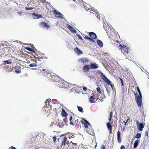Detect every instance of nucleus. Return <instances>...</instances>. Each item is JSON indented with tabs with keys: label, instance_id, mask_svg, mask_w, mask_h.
Returning <instances> with one entry per match:
<instances>
[{
	"label": "nucleus",
	"instance_id": "1",
	"mask_svg": "<svg viewBox=\"0 0 149 149\" xmlns=\"http://www.w3.org/2000/svg\"><path fill=\"white\" fill-rule=\"evenodd\" d=\"M88 35L90 37L85 36L84 38L85 40H89L90 42L94 43L95 42L94 39H96L97 37L96 34L93 32H90L88 33Z\"/></svg>",
	"mask_w": 149,
	"mask_h": 149
},
{
	"label": "nucleus",
	"instance_id": "2",
	"mask_svg": "<svg viewBox=\"0 0 149 149\" xmlns=\"http://www.w3.org/2000/svg\"><path fill=\"white\" fill-rule=\"evenodd\" d=\"M118 48L120 50H121L123 54L125 56L128 55L129 52V47L124 45H122L120 44L118 46Z\"/></svg>",
	"mask_w": 149,
	"mask_h": 149
},
{
	"label": "nucleus",
	"instance_id": "3",
	"mask_svg": "<svg viewBox=\"0 0 149 149\" xmlns=\"http://www.w3.org/2000/svg\"><path fill=\"white\" fill-rule=\"evenodd\" d=\"M101 76L102 79L108 85H110L113 91L114 86L113 84H112V82L102 72H101Z\"/></svg>",
	"mask_w": 149,
	"mask_h": 149
},
{
	"label": "nucleus",
	"instance_id": "4",
	"mask_svg": "<svg viewBox=\"0 0 149 149\" xmlns=\"http://www.w3.org/2000/svg\"><path fill=\"white\" fill-rule=\"evenodd\" d=\"M70 124L73 125H78L80 123V122L79 121L78 119L76 118L74 116H71L70 118Z\"/></svg>",
	"mask_w": 149,
	"mask_h": 149
},
{
	"label": "nucleus",
	"instance_id": "5",
	"mask_svg": "<svg viewBox=\"0 0 149 149\" xmlns=\"http://www.w3.org/2000/svg\"><path fill=\"white\" fill-rule=\"evenodd\" d=\"M134 95L135 97L136 101L138 106L139 107H141L142 104V96H139L135 93H134Z\"/></svg>",
	"mask_w": 149,
	"mask_h": 149
},
{
	"label": "nucleus",
	"instance_id": "6",
	"mask_svg": "<svg viewBox=\"0 0 149 149\" xmlns=\"http://www.w3.org/2000/svg\"><path fill=\"white\" fill-rule=\"evenodd\" d=\"M41 72L44 76L47 77H49L50 76H51V70L48 68L46 69H42Z\"/></svg>",
	"mask_w": 149,
	"mask_h": 149
},
{
	"label": "nucleus",
	"instance_id": "7",
	"mask_svg": "<svg viewBox=\"0 0 149 149\" xmlns=\"http://www.w3.org/2000/svg\"><path fill=\"white\" fill-rule=\"evenodd\" d=\"M105 30L108 36L111 38L113 33V29H111L109 26H108Z\"/></svg>",
	"mask_w": 149,
	"mask_h": 149
},
{
	"label": "nucleus",
	"instance_id": "8",
	"mask_svg": "<svg viewBox=\"0 0 149 149\" xmlns=\"http://www.w3.org/2000/svg\"><path fill=\"white\" fill-rule=\"evenodd\" d=\"M67 144L69 143L68 147L70 149H76L77 148V143H74L71 141L69 143V141H67Z\"/></svg>",
	"mask_w": 149,
	"mask_h": 149
},
{
	"label": "nucleus",
	"instance_id": "9",
	"mask_svg": "<svg viewBox=\"0 0 149 149\" xmlns=\"http://www.w3.org/2000/svg\"><path fill=\"white\" fill-rule=\"evenodd\" d=\"M52 12L54 15L56 17L63 18V15L61 14V13H60L58 11L56 10H53L52 11Z\"/></svg>",
	"mask_w": 149,
	"mask_h": 149
},
{
	"label": "nucleus",
	"instance_id": "10",
	"mask_svg": "<svg viewBox=\"0 0 149 149\" xmlns=\"http://www.w3.org/2000/svg\"><path fill=\"white\" fill-rule=\"evenodd\" d=\"M34 2H35V3H36V5H33V7H30V8H27L26 7L25 8V10H31L32 9L36 8V7L38 6V5H39V2L36 0Z\"/></svg>",
	"mask_w": 149,
	"mask_h": 149
},
{
	"label": "nucleus",
	"instance_id": "11",
	"mask_svg": "<svg viewBox=\"0 0 149 149\" xmlns=\"http://www.w3.org/2000/svg\"><path fill=\"white\" fill-rule=\"evenodd\" d=\"M63 86L65 88H71L72 87L73 85V84H72L70 83H68V82H65V83H63Z\"/></svg>",
	"mask_w": 149,
	"mask_h": 149
},
{
	"label": "nucleus",
	"instance_id": "12",
	"mask_svg": "<svg viewBox=\"0 0 149 149\" xmlns=\"http://www.w3.org/2000/svg\"><path fill=\"white\" fill-rule=\"evenodd\" d=\"M78 62L80 63H85L89 61V59L86 58H83L78 59Z\"/></svg>",
	"mask_w": 149,
	"mask_h": 149
},
{
	"label": "nucleus",
	"instance_id": "13",
	"mask_svg": "<svg viewBox=\"0 0 149 149\" xmlns=\"http://www.w3.org/2000/svg\"><path fill=\"white\" fill-rule=\"evenodd\" d=\"M107 125L108 130H109V133L110 134H111L112 132V126L110 122L107 123Z\"/></svg>",
	"mask_w": 149,
	"mask_h": 149
},
{
	"label": "nucleus",
	"instance_id": "14",
	"mask_svg": "<svg viewBox=\"0 0 149 149\" xmlns=\"http://www.w3.org/2000/svg\"><path fill=\"white\" fill-rule=\"evenodd\" d=\"M90 69V66L88 65H85L83 68V70L85 72H88Z\"/></svg>",
	"mask_w": 149,
	"mask_h": 149
},
{
	"label": "nucleus",
	"instance_id": "15",
	"mask_svg": "<svg viewBox=\"0 0 149 149\" xmlns=\"http://www.w3.org/2000/svg\"><path fill=\"white\" fill-rule=\"evenodd\" d=\"M67 140V138L66 136H64L62 137L61 139V145L62 146L63 145L64 146H65V145Z\"/></svg>",
	"mask_w": 149,
	"mask_h": 149
},
{
	"label": "nucleus",
	"instance_id": "16",
	"mask_svg": "<svg viewBox=\"0 0 149 149\" xmlns=\"http://www.w3.org/2000/svg\"><path fill=\"white\" fill-rule=\"evenodd\" d=\"M91 69H95L98 68V66L95 63L91 64L90 65Z\"/></svg>",
	"mask_w": 149,
	"mask_h": 149
},
{
	"label": "nucleus",
	"instance_id": "17",
	"mask_svg": "<svg viewBox=\"0 0 149 149\" xmlns=\"http://www.w3.org/2000/svg\"><path fill=\"white\" fill-rule=\"evenodd\" d=\"M32 17L34 19H37L42 17V16L41 15L34 13L32 14Z\"/></svg>",
	"mask_w": 149,
	"mask_h": 149
},
{
	"label": "nucleus",
	"instance_id": "18",
	"mask_svg": "<svg viewBox=\"0 0 149 149\" xmlns=\"http://www.w3.org/2000/svg\"><path fill=\"white\" fill-rule=\"evenodd\" d=\"M74 51L77 54L79 55L83 53V52L77 47L75 48L74 49Z\"/></svg>",
	"mask_w": 149,
	"mask_h": 149
},
{
	"label": "nucleus",
	"instance_id": "19",
	"mask_svg": "<svg viewBox=\"0 0 149 149\" xmlns=\"http://www.w3.org/2000/svg\"><path fill=\"white\" fill-rule=\"evenodd\" d=\"M51 77L52 81L55 82H57L58 79V77L57 75H51L50 76Z\"/></svg>",
	"mask_w": 149,
	"mask_h": 149
},
{
	"label": "nucleus",
	"instance_id": "20",
	"mask_svg": "<svg viewBox=\"0 0 149 149\" xmlns=\"http://www.w3.org/2000/svg\"><path fill=\"white\" fill-rule=\"evenodd\" d=\"M84 120L85 122L82 121V123L84 125V127L86 128H88V125L89 126H91L90 123L86 120Z\"/></svg>",
	"mask_w": 149,
	"mask_h": 149
},
{
	"label": "nucleus",
	"instance_id": "21",
	"mask_svg": "<svg viewBox=\"0 0 149 149\" xmlns=\"http://www.w3.org/2000/svg\"><path fill=\"white\" fill-rule=\"evenodd\" d=\"M138 127V130L140 131L143 130V128L144 127V125L142 123H141L139 124L137 126Z\"/></svg>",
	"mask_w": 149,
	"mask_h": 149
},
{
	"label": "nucleus",
	"instance_id": "22",
	"mask_svg": "<svg viewBox=\"0 0 149 149\" xmlns=\"http://www.w3.org/2000/svg\"><path fill=\"white\" fill-rule=\"evenodd\" d=\"M41 24L43 26L48 29L49 27V25L46 22H41Z\"/></svg>",
	"mask_w": 149,
	"mask_h": 149
},
{
	"label": "nucleus",
	"instance_id": "23",
	"mask_svg": "<svg viewBox=\"0 0 149 149\" xmlns=\"http://www.w3.org/2000/svg\"><path fill=\"white\" fill-rule=\"evenodd\" d=\"M117 140L119 143H120L121 142V138L120 137V132L118 131L117 132Z\"/></svg>",
	"mask_w": 149,
	"mask_h": 149
},
{
	"label": "nucleus",
	"instance_id": "24",
	"mask_svg": "<svg viewBox=\"0 0 149 149\" xmlns=\"http://www.w3.org/2000/svg\"><path fill=\"white\" fill-rule=\"evenodd\" d=\"M67 135H68V138L70 139L75 137V135L74 133L68 132L67 133Z\"/></svg>",
	"mask_w": 149,
	"mask_h": 149
},
{
	"label": "nucleus",
	"instance_id": "25",
	"mask_svg": "<svg viewBox=\"0 0 149 149\" xmlns=\"http://www.w3.org/2000/svg\"><path fill=\"white\" fill-rule=\"evenodd\" d=\"M63 121L65 123L63 125L62 124V125L60 126V127H63L64 125H68V119L67 118L65 117V118H64L63 119Z\"/></svg>",
	"mask_w": 149,
	"mask_h": 149
},
{
	"label": "nucleus",
	"instance_id": "26",
	"mask_svg": "<svg viewBox=\"0 0 149 149\" xmlns=\"http://www.w3.org/2000/svg\"><path fill=\"white\" fill-rule=\"evenodd\" d=\"M139 140H137L134 142V148H136L138 145L139 143L140 142Z\"/></svg>",
	"mask_w": 149,
	"mask_h": 149
},
{
	"label": "nucleus",
	"instance_id": "27",
	"mask_svg": "<svg viewBox=\"0 0 149 149\" xmlns=\"http://www.w3.org/2000/svg\"><path fill=\"white\" fill-rule=\"evenodd\" d=\"M97 44L100 47H102L103 46V43L102 42L99 40H97Z\"/></svg>",
	"mask_w": 149,
	"mask_h": 149
},
{
	"label": "nucleus",
	"instance_id": "28",
	"mask_svg": "<svg viewBox=\"0 0 149 149\" xmlns=\"http://www.w3.org/2000/svg\"><path fill=\"white\" fill-rule=\"evenodd\" d=\"M61 114L63 117H66L67 116L68 114L65 110H63L61 112Z\"/></svg>",
	"mask_w": 149,
	"mask_h": 149
},
{
	"label": "nucleus",
	"instance_id": "29",
	"mask_svg": "<svg viewBox=\"0 0 149 149\" xmlns=\"http://www.w3.org/2000/svg\"><path fill=\"white\" fill-rule=\"evenodd\" d=\"M89 99L90 102L91 103H93L95 102L93 96H91L90 98H89Z\"/></svg>",
	"mask_w": 149,
	"mask_h": 149
},
{
	"label": "nucleus",
	"instance_id": "30",
	"mask_svg": "<svg viewBox=\"0 0 149 149\" xmlns=\"http://www.w3.org/2000/svg\"><path fill=\"white\" fill-rule=\"evenodd\" d=\"M3 63L5 64H11L12 63V62L10 60H6V61H3L2 62Z\"/></svg>",
	"mask_w": 149,
	"mask_h": 149
},
{
	"label": "nucleus",
	"instance_id": "31",
	"mask_svg": "<svg viewBox=\"0 0 149 149\" xmlns=\"http://www.w3.org/2000/svg\"><path fill=\"white\" fill-rule=\"evenodd\" d=\"M25 49L29 51L32 52H35V51L34 50L32 49H31V48H30V47H26Z\"/></svg>",
	"mask_w": 149,
	"mask_h": 149
},
{
	"label": "nucleus",
	"instance_id": "32",
	"mask_svg": "<svg viewBox=\"0 0 149 149\" xmlns=\"http://www.w3.org/2000/svg\"><path fill=\"white\" fill-rule=\"evenodd\" d=\"M78 111L82 113H83V109L81 107H79L78 106Z\"/></svg>",
	"mask_w": 149,
	"mask_h": 149
},
{
	"label": "nucleus",
	"instance_id": "33",
	"mask_svg": "<svg viewBox=\"0 0 149 149\" xmlns=\"http://www.w3.org/2000/svg\"><path fill=\"white\" fill-rule=\"evenodd\" d=\"M141 133H137L135 136V138L139 139L141 137Z\"/></svg>",
	"mask_w": 149,
	"mask_h": 149
},
{
	"label": "nucleus",
	"instance_id": "34",
	"mask_svg": "<svg viewBox=\"0 0 149 149\" xmlns=\"http://www.w3.org/2000/svg\"><path fill=\"white\" fill-rule=\"evenodd\" d=\"M29 66L30 67H37V64L36 63H32L29 64Z\"/></svg>",
	"mask_w": 149,
	"mask_h": 149
},
{
	"label": "nucleus",
	"instance_id": "35",
	"mask_svg": "<svg viewBox=\"0 0 149 149\" xmlns=\"http://www.w3.org/2000/svg\"><path fill=\"white\" fill-rule=\"evenodd\" d=\"M96 90L100 94H101L102 93L101 89L99 87H97Z\"/></svg>",
	"mask_w": 149,
	"mask_h": 149
},
{
	"label": "nucleus",
	"instance_id": "36",
	"mask_svg": "<svg viewBox=\"0 0 149 149\" xmlns=\"http://www.w3.org/2000/svg\"><path fill=\"white\" fill-rule=\"evenodd\" d=\"M136 88L137 90L138 91L139 93V96H142L141 92L140 91V89H139V87L138 86H137L136 87Z\"/></svg>",
	"mask_w": 149,
	"mask_h": 149
},
{
	"label": "nucleus",
	"instance_id": "37",
	"mask_svg": "<svg viewBox=\"0 0 149 149\" xmlns=\"http://www.w3.org/2000/svg\"><path fill=\"white\" fill-rule=\"evenodd\" d=\"M70 30L72 32L76 33V30L72 27L71 28V29H70Z\"/></svg>",
	"mask_w": 149,
	"mask_h": 149
},
{
	"label": "nucleus",
	"instance_id": "38",
	"mask_svg": "<svg viewBox=\"0 0 149 149\" xmlns=\"http://www.w3.org/2000/svg\"><path fill=\"white\" fill-rule=\"evenodd\" d=\"M105 97V96L104 95H103L102 96V98L101 97V99H99V100H100L101 102H102L103 100V99Z\"/></svg>",
	"mask_w": 149,
	"mask_h": 149
},
{
	"label": "nucleus",
	"instance_id": "39",
	"mask_svg": "<svg viewBox=\"0 0 149 149\" xmlns=\"http://www.w3.org/2000/svg\"><path fill=\"white\" fill-rule=\"evenodd\" d=\"M77 36L78 37L79 39H81V40H82L83 39L81 37L80 35L78 34H77Z\"/></svg>",
	"mask_w": 149,
	"mask_h": 149
},
{
	"label": "nucleus",
	"instance_id": "40",
	"mask_svg": "<svg viewBox=\"0 0 149 149\" xmlns=\"http://www.w3.org/2000/svg\"><path fill=\"white\" fill-rule=\"evenodd\" d=\"M66 26L69 30H70V29H71V28L72 27L70 25L68 24Z\"/></svg>",
	"mask_w": 149,
	"mask_h": 149
},
{
	"label": "nucleus",
	"instance_id": "41",
	"mask_svg": "<svg viewBox=\"0 0 149 149\" xmlns=\"http://www.w3.org/2000/svg\"><path fill=\"white\" fill-rule=\"evenodd\" d=\"M53 139V141L54 142H55L56 141V136H53L52 137Z\"/></svg>",
	"mask_w": 149,
	"mask_h": 149
},
{
	"label": "nucleus",
	"instance_id": "42",
	"mask_svg": "<svg viewBox=\"0 0 149 149\" xmlns=\"http://www.w3.org/2000/svg\"><path fill=\"white\" fill-rule=\"evenodd\" d=\"M120 78V81H121V84H122V86H124V84H123V79H122L121 78Z\"/></svg>",
	"mask_w": 149,
	"mask_h": 149
},
{
	"label": "nucleus",
	"instance_id": "43",
	"mask_svg": "<svg viewBox=\"0 0 149 149\" xmlns=\"http://www.w3.org/2000/svg\"><path fill=\"white\" fill-rule=\"evenodd\" d=\"M15 72L17 73H19L21 72V71L19 70H15Z\"/></svg>",
	"mask_w": 149,
	"mask_h": 149
},
{
	"label": "nucleus",
	"instance_id": "44",
	"mask_svg": "<svg viewBox=\"0 0 149 149\" xmlns=\"http://www.w3.org/2000/svg\"><path fill=\"white\" fill-rule=\"evenodd\" d=\"M50 100L49 99H47V102H46V105L47 106V105H48L49 106V105H50V104L49 103V102H48V104H47V102H49V101H50Z\"/></svg>",
	"mask_w": 149,
	"mask_h": 149
},
{
	"label": "nucleus",
	"instance_id": "45",
	"mask_svg": "<svg viewBox=\"0 0 149 149\" xmlns=\"http://www.w3.org/2000/svg\"><path fill=\"white\" fill-rule=\"evenodd\" d=\"M106 87V88L107 91V92H108V93L109 92L110 90H109V88H108L107 87Z\"/></svg>",
	"mask_w": 149,
	"mask_h": 149
},
{
	"label": "nucleus",
	"instance_id": "46",
	"mask_svg": "<svg viewBox=\"0 0 149 149\" xmlns=\"http://www.w3.org/2000/svg\"><path fill=\"white\" fill-rule=\"evenodd\" d=\"M120 149H125V146L124 145H122L120 147Z\"/></svg>",
	"mask_w": 149,
	"mask_h": 149
},
{
	"label": "nucleus",
	"instance_id": "47",
	"mask_svg": "<svg viewBox=\"0 0 149 149\" xmlns=\"http://www.w3.org/2000/svg\"><path fill=\"white\" fill-rule=\"evenodd\" d=\"M10 149H17V148L11 146L9 148Z\"/></svg>",
	"mask_w": 149,
	"mask_h": 149
},
{
	"label": "nucleus",
	"instance_id": "48",
	"mask_svg": "<svg viewBox=\"0 0 149 149\" xmlns=\"http://www.w3.org/2000/svg\"><path fill=\"white\" fill-rule=\"evenodd\" d=\"M110 117H112L113 116V112L111 111L110 113L109 114Z\"/></svg>",
	"mask_w": 149,
	"mask_h": 149
},
{
	"label": "nucleus",
	"instance_id": "49",
	"mask_svg": "<svg viewBox=\"0 0 149 149\" xmlns=\"http://www.w3.org/2000/svg\"><path fill=\"white\" fill-rule=\"evenodd\" d=\"M145 136H148V132L147 131H146V132H145Z\"/></svg>",
	"mask_w": 149,
	"mask_h": 149
},
{
	"label": "nucleus",
	"instance_id": "50",
	"mask_svg": "<svg viewBox=\"0 0 149 149\" xmlns=\"http://www.w3.org/2000/svg\"><path fill=\"white\" fill-rule=\"evenodd\" d=\"M105 146L103 145L101 147V149H105Z\"/></svg>",
	"mask_w": 149,
	"mask_h": 149
},
{
	"label": "nucleus",
	"instance_id": "51",
	"mask_svg": "<svg viewBox=\"0 0 149 149\" xmlns=\"http://www.w3.org/2000/svg\"><path fill=\"white\" fill-rule=\"evenodd\" d=\"M66 135H67V133H66L65 134H63L61 135L60 136V137H62L63 136H64Z\"/></svg>",
	"mask_w": 149,
	"mask_h": 149
},
{
	"label": "nucleus",
	"instance_id": "52",
	"mask_svg": "<svg viewBox=\"0 0 149 149\" xmlns=\"http://www.w3.org/2000/svg\"><path fill=\"white\" fill-rule=\"evenodd\" d=\"M83 90L84 91H86L87 90V88L86 87H83Z\"/></svg>",
	"mask_w": 149,
	"mask_h": 149
},
{
	"label": "nucleus",
	"instance_id": "53",
	"mask_svg": "<svg viewBox=\"0 0 149 149\" xmlns=\"http://www.w3.org/2000/svg\"><path fill=\"white\" fill-rule=\"evenodd\" d=\"M99 95H98L96 97V98H97V100L98 99H99Z\"/></svg>",
	"mask_w": 149,
	"mask_h": 149
},
{
	"label": "nucleus",
	"instance_id": "54",
	"mask_svg": "<svg viewBox=\"0 0 149 149\" xmlns=\"http://www.w3.org/2000/svg\"><path fill=\"white\" fill-rule=\"evenodd\" d=\"M30 45L31 46L32 48H33V47L34 48V45H33L32 44H31Z\"/></svg>",
	"mask_w": 149,
	"mask_h": 149
},
{
	"label": "nucleus",
	"instance_id": "55",
	"mask_svg": "<svg viewBox=\"0 0 149 149\" xmlns=\"http://www.w3.org/2000/svg\"><path fill=\"white\" fill-rule=\"evenodd\" d=\"M139 123V122L138 121H136V124L137 126L138 125Z\"/></svg>",
	"mask_w": 149,
	"mask_h": 149
},
{
	"label": "nucleus",
	"instance_id": "56",
	"mask_svg": "<svg viewBox=\"0 0 149 149\" xmlns=\"http://www.w3.org/2000/svg\"><path fill=\"white\" fill-rule=\"evenodd\" d=\"M112 117H110L109 119V121H110L111 120Z\"/></svg>",
	"mask_w": 149,
	"mask_h": 149
},
{
	"label": "nucleus",
	"instance_id": "57",
	"mask_svg": "<svg viewBox=\"0 0 149 149\" xmlns=\"http://www.w3.org/2000/svg\"><path fill=\"white\" fill-rule=\"evenodd\" d=\"M22 13V11H20V12H18V13L19 14H21Z\"/></svg>",
	"mask_w": 149,
	"mask_h": 149
},
{
	"label": "nucleus",
	"instance_id": "58",
	"mask_svg": "<svg viewBox=\"0 0 149 149\" xmlns=\"http://www.w3.org/2000/svg\"><path fill=\"white\" fill-rule=\"evenodd\" d=\"M86 131H87V132L89 134L91 133V132H90L89 131V130H86Z\"/></svg>",
	"mask_w": 149,
	"mask_h": 149
},
{
	"label": "nucleus",
	"instance_id": "59",
	"mask_svg": "<svg viewBox=\"0 0 149 149\" xmlns=\"http://www.w3.org/2000/svg\"><path fill=\"white\" fill-rule=\"evenodd\" d=\"M129 118L128 119H127L126 121V122H127L129 120Z\"/></svg>",
	"mask_w": 149,
	"mask_h": 149
},
{
	"label": "nucleus",
	"instance_id": "60",
	"mask_svg": "<svg viewBox=\"0 0 149 149\" xmlns=\"http://www.w3.org/2000/svg\"><path fill=\"white\" fill-rule=\"evenodd\" d=\"M32 69L34 70L35 68H32Z\"/></svg>",
	"mask_w": 149,
	"mask_h": 149
},
{
	"label": "nucleus",
	"instance_id": "61",
	"mask_svg": "<svg viewBox=\"0 0 149 149\" xmlns=\"http://www.w3.org/2000/svg\"><path fill=\"white\" fill-rule=\"evenodd\" d=\"M127 123V122H126L125 123V124H126V123Z\"/></svg>",
	"mask_w": 149,
	"mask_h": 149
}]
</instances>
